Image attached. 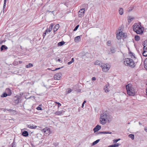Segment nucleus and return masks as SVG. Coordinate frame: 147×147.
Returning <instances> with one entry per match:
<instances>
[{
  "instance_id": "45",
  "label": "nucleus",
  "mask_w": 147,
  "mask_h": 147,
  "mask_svg": "<svg viewBox=\"0 0 147 147\" xmlns=\"http://www.w3.org/2000/svg\"><path fill=\"white\" fill-rule=\"evenodd\" d=\"M41 131L45 133L46 132V127L41 129Z\"/></svg>"
},
{
  "instance_id": "13",
  "label": "nucleus",
  "mask_w": 147,
  "mask_h": 147,
  "mask_svg": "<svg viewBox=\"0 0 147 147\" xmlns=\"http://www.w3.org/2000/svg\"><path fill=\"white\" fill-rule=\"evenodd\" d=\"M7 94H8V96H10L12 94L11 90L10 89L7 88L6 89Z\"/></svg>"
},
{
  "instance_id": "63",
  "label": "nucleus",
  "mask_w": 147,
  "mask_h": 147,
  "mask_svg": "<svg viewBox=\"0 0 147 147\" xmlns=\"http://www.w3.org/2000/svg\"><path fill=\"white\" fill-rule=\"evenodd\" d=\"M84 104H82V108H83L84 106Z\"/></svg>"
},
{
  "instance_id": "48",
  "label": "nucleus",
  "mask_w": 147,
  "mask_h": 147,
  "mask_svg": "<svg viewBox=\"0 0 147 147\" xmlns=\"http://www.w3.org/2000/svg\"><path fill=\"white\" fill-rule=\"evenodd\" d=\"M36 109L38 110H42V108L40 107L39 106H38L37 108Z\"/></svg>"
},
{
  "instance_id": "31",
  "label": "nucleus",
  "mask_w": 147,
  "mask_h": 147,
  "mask_svg": "<svg viewBox=\"0 0 147 147\" xmlns=\"http://www.w3.org/2000/svg\"><path fill=\"white\" fill-rule=\"evenodd\" d=\"M135 40L136 41H138L140 39V37L138 35H136L135 36Z\"/></svg>"
},
{
  "instance_id": "50",
  "label": "nucleus",
  "mask_w": 147,
  "mask_h": 147,
  "mask_svg": "<svg viewBox=\"0 0 147 147\" xmlns=\"http://www.w3.org/2000/svg\"><path fill=\"white\" fill-rule=\"evenodd\" d=\"M46 35V30H45L44 32L43 33V38H44L45 36Z\"/></svg>"
},
{
  "instance_id": "59",
  "label": "nucleus",
  "mask_w": 147,
  "mask_h": 147,
  "mask_svg": "<svg viewBox=\"0 0 147 147\" xmlns=\"http://www.w3.org/2000/svg\"><path fill=\"white\" fill-rule=\"evenodd\" d=\"M3 42V41L1 40H0V45L1 44H2V43Z\"/></svg>"
},
{
  "instance_id": "6",
  "label": "nucleus",
  "mask_w": 147,
  "mask_h": 147,
  "mask_svg": "<svg viewBox=\"0 0 147 147\" xmlns=\"http://www.w3.org/2000/svg\"><path fill=\"white\" fill-rule=\"evenodd\" d=\"M54 103H56L58 105V108H59L60 106H61V104H60L59 102H54V101H52L51 100H49L47 102V103H48V105H49V107L50 106H51V107H52V106L51 105H50L49 104H53Z\"/></svg>"
},
{
  "instance_id": "14",
  "label": "nucleus",
  "mask_w": 147,
  "mask_h": 147,
  "mask_svg": "<svg viewBox=\"0 0 147 147\" xmlns=\"http://www.w3.org/2000/svg\"><path fill=\"white\" fill-rule=\"evenodd\" d=\"M80 39V36H78L74 38V41L76 42H79Z\"/></svg>"
},
{
  "instance_id": "37",
  "label": "nucleus",
  "mask_w": 147,
  "mask_h": 147,
  "mask_svg": "<svg viewBox=\"0 0 147 147\" xmlns=\"http://www.w3.org/2000/svg\"><path fill=\"white\" fill-rule=\"evenodd\" d=\"M134 18H131V17H129L128 19V22H131V21H132L134 19Z\"/></svg>"
},
{
  "instance_id": "3",
  "label": "nucleus",
  "mask_w": 147,
  "mask_h": 147,
  "mask_svg": "<svg viewBox=\"0 0 147 147\" xmlns=\"http://www.w3.org/2000/svg\"><path fill=\"white\" fill-rule=\"evenodd\" d=\"M143 28V27H141L140 25L135 23L133 26V29L136 32L137 34H140L143 32L142 29Z\"/></svg>"
},
{
  "instance_id": "40",
  "label": "nucleus",
  "mask_w": 147,
  "mask_h": 147,
  "mask_svg": "<svg viewBox=\"0 0 147 147\" xmlns=\"http://www.w3.org/2000/svg\"><path fill=\"white\" fill-rule=\"evenodd\" d=\"M129 54H130V56H133L134 57V58H135V55L133 53L130 52H129Z\"/></svg>"
},
{
  "instance_id": "60",
  "label": "nucleus",
  "mask_w": 147,
  "mask_h": 147,
  "mask_svg": "<svg viewBox=\"0 0 147 147\" xmlns=\"http://www.w3.org/2000/svg\"><path fill=\"white\" fill-rule=\"evenodd\" d=\"M86 100H84V101L83 102V104H84L85 103H86Z\"/></svg>"
},
{
  "instance_id": "29",
  "label": "nucleus",
  "mask_w": 147,
  "mask_h": 147,
  "mask_svg": "<svg viewBox=\"0 0 147 147\" xmlns=\"http://www.w3.org/2000/svg\"><path fill=\"white\" fill-rule=\"evenodd\" d=\"M100 139H98L96 140V141H94L92 143V145H94L96 144H97L100 141Z\"/></svg>"
},
{
  "instance_id": "44",
  "label": "nucleus",
  "mask_w": 147,
  "mask_h": 147,
  "mask_svg": "<svg viewBox=\"0 0 147 147\" xmlns=\"http://www.w3.org/2000/svg\"><path fill=\"white\" fill-rule=\"evenodd\" d=\"M144 46L143 48V50H147V47H146V46L143 45Z\"/></svg>"
},
{
  "instance_id": "9",
  "label": "nucleus",
  "mask_w": 147,
  "mask_h": 147,
  "mask_svg": "<svg viewBox=\"0 0 147 147\" xmlns=\"http://www.w3.org/2000/svg\"><path fill=\"white\" fill-rule=\"evenodd\" d=\"M110 69V67H108L107 64H104V66H103L102 68V71L106 72L107 71Z\"/></svg>"
},
{
  "instance_id": "20",
  "label": "nucleus",
  "mask_w": 147,
  "mask_h": 147,
  "mask_svg": "<svg viewBox=\"0 0 147 147\" xmlns=\"http://www.w3.org/2000/svg\"><path fill=\"white\" fill-rule=\"evenodd\" d=\"M61 68V67H59V68H56L54 70H51V69H50L49 68H48L47 69V71L48 70H49V71H51V74H52V72L55 71H56V70H58V69H60Z\"/></svg>"
},
{
  "instance_id": "51",
  "label": "nucleus",
  "mask_w": 147,
  "mask_h": 147,
  "mask_svg": "<svg viewBox=\"0 0 147 147\" xmlns=\"http://www.w3.org/2000/svg\"><path fill=\"white\" fill-rule=\"evenodd\" d=\"M68 91H67V93H70L71 92V89H70V88H69L68 89Z\"/></svg>"
},
{
  "instance_id": "58",
  "label": "nucleus",
  "mask_w": 147,
  "mask_h": 147,
  "mask_svg": "<svg viewBox=\"0 0 147 147\" xmlns=\"http://www.w3.org/2000/svg\"><path fill=\"white\" fill-rule=\"evenodd\" d=\"M53 11H49V10H47V11L46 12H53Z\"/></svg>"
},
{
  "instance_id": "55",
  "label": "nucleus",
  "mask_w": 147,
  "mask_h": 147,
  "mask_svg": "<svg viewBox=\"0 0 147 147\" xmlns=\"http://www.w3.org/2000/svg\"><path fill=\"white\" fill-rule=\"evenodd\" d=\"M146 62V63L147 65V58L144 61V63Z\"/></svg>"
},
{
  "instance_id": "38",
  "label": "nucleus",
  "mask_w": 147,
  "mask_h": 147,
  "mask_svg": "<svg viewBox=\"0 0 147 147\" xmlns=\"http://www.w3.org/2000/svg\"><path fill=\"white\" fill-rule=\"evenodd\" d=\"M6 3V2L4 1V4H3V12H4V9L5 8Z\"/></svg>"
},
{
  "instance_id": "34",
  "label": "nucleus",
  "mask_w": 147,
  "mask_h": 147,
  "mask_svg": "<svg viewBox=\"0 0 147 147\" xmlns=\"http://www.w3.org/2000/svg\"><path fill=\"white\" fill-rule=\"evenodd\" d=\"M101 134H112V132H111L110 131H102V132H101Z\"/></svg>"
},
{
  "instance_id": "54",
  "label": "nucleus",
  "mask_w": 147,
  "mask_h": 147,
  "mask_svg": "<svg viewBox=\"0 0 147 147\" xmlns=\"http://www.w3.org/2000/svg\"><path fill=\"white\" fill-rule=\"evenodd\" d=\"M72 62L71 61H70L68 62L67 63V64L68 65H69L70 64H71V63H72Z\"/></svg>"
},
{
  "instance_id": "5",
  "label": "nucleus",
  "mask_w": 147,
  "mask_h": 147,
  "mask_svg": "<svg viewBox=\"0 0 147 147\" xmlns=\"http://www.w3.org/2000/svg\"><path fill=\"white\" fill-rule=\"evenodd\" d=\"M84 8H82L80 9L78 12V16L79 17H82L84 16L85 12V11Z\"/></svg>"
},
{
  "instance_id": "28",
  "label": "nucleus",
  "mask_w": 147,
  "mask_h": 147,
  "mask_svg": "<svg viewBox=\"0 0 147 147\" xmlns=\"http://www.w3.org/2000/svg\"><path fill=\"white\" fill-rule=\"evenodd\" d=\"M33 66V65L32 63H29L28 64L26 65V67L27 68L31 67Z\"/></svg>"
},
{
  "instance_id": "25",
  "label": "nucleus",
  "mask_w": 147,
  "mask_h": 147,
  "mask_svg": "<svg viewBox=\"0 0 147 147\" xmlns=\"http://www.w3.org/2000/svg\"><path fill=\"white\" fill-rule=\"evenodd\" d=\"M65 42L64 41H62L59 42L58 43V46H61L65 44Z\"/></svg>"
},
{
  "instance_id": "27",
  "label": "nucleus",
  "mask_w": 147,
  "mask_h": 147,
  "mask_svg": "<svg viewBox=\"0 0 147 147\" xmlns=\"http://www.w3.org/2000/svg\"><path fill=\"white\" fill-rule=\"evenodd\" d=\"M143 55L145 57L147 56V50H143L142 52Z\"/></svg>"
},
{
  "instance_id": "57",
  "label": "nucleus",
  "mask_w": 147,
  "mask_h": 147,
  "mask_svg": "<svg viewBox=\"0 0 147 147\" xmlns=\"http://www.w3.org/2000/svg\"><path fill=\"white\" fill-rule=\"evenodd\" d=\"M104 90H105V92H108L109 91L107 89L106 90H105V88H104Z\"/></svg>"
},
{
  "instance_id": "36",
  "label": "nucleus",
  "mask_w": 147,
  "mask_h": 147,
  "mask_svg": "<svg viewBox=\"0 0 147 147\" xmlns=\"http://www.w3.org/2000/svg\"><path fill=\"white\" fill-rule=\"evenodd\" d=\"M7 110L8 111L14 112V113H13V114H15L16 112V111L13 110V109H7Z\"/></svg>"
},
{
  "instance_id": "19",
  "label": "nucleus",
  "mask_w": 147,
  "mask_h": 147,
  "mask_svg": "<svg viewBox=\"0 0 147 147\" xmlns=\"http://www.w3.org/2000/svg\"><path fill=\"white\" fill-rule=\"evenodd\" d=\"M130 64L129 67L133 68L135 66V63L134 62V61H133V60L132 59V61H131V62H130Z\"/></svg>"
},
{
  "instance_id": "15",
  "label": "nucleus",
  "mask_w": 147,
  "mask_h": 147,
  "mask_svg": "<svg viewBox=\"0 0 147 147\" xmlns=\"http://www.w3.org/2000/svg\"><path fill=\"white\" fill-rule=\"evenodd\" d=\"M22 134L23 136L27 137L28 136V133L27 131H24L22 132Z\"/></svg>"
},
{
  "instance_id": "1",
  "label": "nucleus",
  "mask_w": 147,
  "mask_h": 147,
  "mask_svg": "<svg viewBox=\"0 0 147 147\" xmlns=\"http://www.w3.org/2000/svg\"><path fill=\"white\" fill-rule=\"evenodd\" d=\"M113 117L111 115H109L107 111H105L103 113L100 115V123L103 125L106 123V120H108V122L111 121Z\"/></svg>"
},
{
  "instance_id": "56",
  "label": "nucleus",
  "mask_w": 147,
  "mask_h": 147,
  "mask_svg": "<svg viewBox=\"0 0 147 147\" xmlns=\"http://www.w3.org/2000/svg\"><path fill=\"white\" fill-rule=\"evenodd\" d=\"M74 58H72L71 59V61L72 62V63H73V62H74Z\"/></svg>"
},
{
  "instance_id": "32",
  "label": "nucleus",
  "mask_w": 147,
  "mask_h": 147,
  "mask_svg": "<svg viewBox=\"0 0 147 147\" xmlns=\"http://www.w3.org/2000/svg\"><path fill=\"white\" fill-rule=\"evenodd\" d=\"M101 62L100 61L97 60L94 63V65H98L100 63H101Z\"/></svg>"
},
{
  "instance_id": "33",
  "label": "nucleus",
  "mask_w": 147,
  "mask_h": 147,
  "mask_svg": "<svg viewBox=\"0 0 147 147\" xmlns=\"http://www.w3.org/2000/svg\"><path fill=\"white\" fill-rule=\"evenodd\" d=\"M28 127L30 128V129H35L36 127V126H31V125H28Z\"/></svg>"
},
{
  "instance_id": "39",
  "label": "nucleus",
  "mask_w": 147,
  "mask_h": 147,
  "mask_svg": "<svg viewBox=\"0 0 147 147\" xmlns=\"http://www.w3.org/2000/svg\"><path fill=\"white\" fill-rule=\"evenodd\" d=\"M120 140V138H118V139H115V140H113V141L114 142V143H117V142H118L119 141V140Z\"/></svg>"
},
{
  "instance_id": "10",
  "label": "nucleus",
  "mask_w": 147,
  "mask_h": 147,
  "mask_svg": "<svg viewBox=\"0 0 147 147\" xmlns=\"http://www.w3.org/2000/svg\"><path fill=\"white\" fill-rule=\"evenodd\" d=\"M101 127L100 125H97L93 129V131L94 133H95L98 131V130L101 129Z\"/></svg>"
},
{
  "instance_id": "49",
  "label": "nucleus",
  "mask_w": 147,
  "mask_h": 147,
  "mask_svg": "<svg viewBox=\"0 0 147 147\" xmlns=\"http://www.w3.org/2000/svg\"><path fill=\"white\" fill-rule=\"evenodd\" d=\"M143 45H145L146 46L147 45V40H146L144 41Z\"/></svg>"
},
{
  "instance_id": "16",
  "label": "nucleus",
  "mask_w": 147,
  "mask_h": 147,
  "mask_svg": "<svg viewBox=\"0 0 147 147\" xmlns=\"http://www.w3.org/2000/svg\"><path fill=\"white\" fill-rule=\"evenodd\" d=\"M59 27V24H57L53 28V32L54 33L57 30Z\"/></svg>"
},
{
  "instance_id": "64",
  "label": "nucleus",
  "mask_w": 147,
  "mask_h": 147,
  "mask_svg": "<svg viewBox=\"0 0 147 147\" xmlns=\"http://www.w3.org/2000/svg\"><path fill=\"white\" fill-rule=\"evenodd\" d=\"M116 36H117V38L119 39V38H118V36H117V35Z\"/></svg>"
},
{
  "instance_id": "8",
  "label": "nucleus",
  "mask_w": 147,
  "mask_h": 147,
  "mask_svg": "<svg viewBox=\"0 0 147 147\" xmlns=\"http://www.w3.org/2000/svg\"><path fill=\"white\" fill-rule=\"evenodd\" d=\"M116 51L115 49L113 47H111L110 49L109 50H108L107 53L108 54L110 55L112 53H114Z\"/></svg>"
},
{
  "instance_id": "24",
  "label": "nucleus",
  "mask_w": 147,
  "mask_h": 147,
  "mask_svg": "<svg viewBox=\"0 0 147 147\" xmlns=\"http://www.w3.org/2000/svg\"><path fill=\"white\" fill-rule=\"evenodd\" d=\"M15 138H14L13 143L11 144V147H16V143L15 141Z\"/></svg>"
},
{
  "instance_id": "46",
  "label": "nucleus",
  "mask_w": 147,
  "mask_h": 147,
  "mask_svg": "<svg viewBox=\"0 0 147 147\" xmlns=\"http://www.w3.org/2000/svg\"><path fill=\"white\" fill-rule=\"evenodd\" d=\"M104 63H100L98 65L102 68L103 66H104Z\"/></svg>"
},
{
  "instance_id": "62",
  "label": "nucleus",
  "mask_w": 147,
  "mask_h": 147,
  "mask_svg": "<svg viewBox=\"0 0 147 147\" xmlns=\"http://www.w3.org/2000/svg\"><path fill=\"white\" fill-rule=\"evenodd\" d=\"M146 95L147 96V87L146 88Z\"/></svg>"
},
{
  "instance_id": "18",
  "label": "nucleus",
  "mask_w": 147,
  "mask_h": 147,
  "mask_svg": "<svg viewBox=\"0 0 147 147\" xmlns=\"http://www.w3.org/2000/svg\"><path fill=\"white\" fill-rule=\"evenodd\" d=\"M64 112L63 110L61 111H58L55 113V114L57 115H61Z\"/></svg>"
},
{
  "instance_id": "42",
  "label": "nucleus",
  "mask_w": 147,
  "mask_h": 147,
  "mask_svg": "<svg viewBox=\"0 0 147 147\" xmlns=\"http://www.w3.org/2000/svg\"><path fill=\"white\" fill-rule=\"evenodd\" d=\"M131 61H132V59H131V60L129 61V63H126V65L129 66L130 65V62H131Z\"/></svg>"
},
{
  "instance_id": "21",
  "label": "nucleus",
  "mask_w": 147,
  "mask_h": 147,
  "mask_svg": "<svg viewBox=\"0 0 147 147\" xmlns=\"http://www.w3.org/2000/svg\"><path fill=\"white\" fill-rule=\"evenodd\" d=\"M131 59L129 58H126L125 59V61H124V63L125 65H126V63H129V61L131 60Z\"/></svg>"
},
{
  "instance_id": "23",
  "label": "nucleus",
  "mask_w": 147,
  "mask_h": 147,
  "mask_svg": "<svg viewBox=\"0 0 147 147\" xmlns=\"http://www.w3.org/2000/svg\"><path fill=\"white\" fill-rule=\"evenodd\" d=\"M119 14L120 15H122L123 13V9L122 8H120L119 10Z\"/></svg>"
},
{
  "instance_id": "11",
  "label": "nucleus",
  "mask_w": 147,
  "mask_h": 147,
  "mask_svg": "<svg viewBox=\"0 0 147 147\" xmlns=\"http://www.w3.org/2000/svg\"><path fill=\"white\" fill-rule=\"evenodd\" d=\"M120 37L125 38L126 36V34L125 33H123L122 32H119V33Z\"/></svg>"
},
{
  "instance_id": "41",
  "label": "nucleus",
  "mask_w": 147,
  "mask_h": 147,
  "mask_svg": "<svg viewBox=\"0 0 147 147\" xmlns=\"http://www.w3.org/2000/svg\"><path fill=\"white\" fill-rule=\"evenodd\" d=\"M79 27V25H78L77 26H76V27H75L73 31H76L78 29V28Z\"/></svg>"
},
{
  "instance_id": "43",
  "label": "nucleus",
  "mask_w": 147,
  "mask_h": 147,
  "mask_svg": "<svg viewBox=\"0 0 147 147\" xmlns=\"http://www.w3.org/2000/svg\"><path fill=\"white\" fill-rule=\"evenodd\" d=\"M53 145H54L55 147H56L58 146L59 145V143L58 142H55L54 143Z\"/></svg>"
},
{
  "instance_id": "61",
  "label": "nucleus",
  "mask_w": 147,
  "mask_h": 147,
  "mask_svg": "<svg viewBox=\"0 0 147 147\" xmlns=\"http://www.w3.org/2000/svg\"><path fill=\"white\" fill-rule=\"evenodd\" d=\"M144 130L145 131L147 132V127L146 128H145Z\"/></svg>"
},
{
  "instance_id": "17",
  "label": "nucleus",
  "mask_w": 147,
  "mask_h": 147,
  "mask_svg": "<svg viewBox=\"0 0 147 147\" xmlns=\"http://www.w3.org/2000/svg\"><path fill=\"white\" fill-rule=\"evenodd\" d=\"M54 26V24H51V25L50 26L49 28V30L48 31V29L47 28V32L48 33L49 32H50L51 30L52 29V28Z\"/></svg>"
},
{
  "instance_id": "52",
  "label": "nucleus",
  "mask_w": 147,
  "mask_h": 147,
  "mask_svg": "<svg viewBox=\"0 0 147 147\" xmlns=\"http://www.w3.org/2000/svg\"><path fill=\"white\" fill-rule=\"evenodd\" d=\"M100 133H101V132H98L96 133L95 134L96 135H97L100 134H101Z\"/></svg>"
},
{
  "instance_id": "26",
  "label": "nucleus",
  "mask_w": 147,
  "mask_h": 147,
  "mask_svg": "<svg viewBox=\"0 0 147 147\" xmlns=\"http://www.w3.org/2000/svg\"><path fill=\"white\" fill-rule=\"evenodd\" d=\"M8 96V94L6 92H3V94L1 95V97H5Z\"/></svg>"
},
{
  "instance_id": "22",
  "label": "nucleus",
  "mask_w": 147,
  "mask_h": 147,
  "mask_svg": "<svg viewBox=\"0 0 147 147\" xmlns=\"http://www.w3.org/2000/svg\"><path fill=\"white\" fill-rule=\"evenodd\" d=\"M120 145L118 143H116L114 144L109 146L108 147H118Z\"/></svg>"
},
{
  "instance_id": "7",
  "label": "nucleus",
  "mask_w": 147,
  "mask_h": 147,
  "mask_svg": "<svg viewBox=\"0 0 147 147\" xmlns=\"http://www.w3.org/2000/svg\"><path fill=\"white\" fill-rule=\"evenodd\" d=\"M62 76V74L61 73H59L56 74L54 76V79L55 80H59L60 79Z\"/></svg>"
},
{
  "instance_id": "30",
  "label": "nucleus",
  "mask_w": 147,
  "mask_h": 147,
  "mask_svg": "<svg viewBox=\"0 0 147 147\" xmlns=\"http://www.w3.org/2000/svg\"><path fill=\"white\" fill-rule=\"evenodd\" d=\"M48 133H49L48 135H49L51 133V132L50 128H47V134H48Z\"/></svg>"
},
{
  "instance_id": "53",
  "label": "nucleus",
  "mask_w": 147,
  "mask_h": 147,
  "mask_svg": "<svg viewBox=\"0 0 147 147\" xmlns=\"http://www.w3.org/2000/svg\"><path fill=\"white\" fill-rule=\"evenodd\" d=\"M96 79V78L95 77H93L92 79V80L93 81H95Z\"/></svg>"
},
{
  "instance_id": "47",
  "label": "nucleus",
  "mask_w": 147,
  "mask_h": 147,
  "mask_svg": "<svg viewBox=\"0 0 147 147\" xmlns=\"http://www.w3.org/2000/svg\"><path fill=\"white\" fill-rule=\"evenodd\" d=\"M111 44V42L110 40H108L107 42V45L109 46Z\"/></svg>"
},
{
  "instance_id": "4",
  "label": "nucleus",
  "mask_w": 147,
  "mask_h": 147,
  "mask_svg": "<svg viewBox=\"0 0 147 147\" xmlns=\"http://www.w3.org/2000/svg\"><path fill=\"white\" fill-rule=\"evenodd\" d=\"M21 98L20 96L17 95L14 96L13 98V105H18L20 102V100Z\"/></svg>"
},
{
  "instance_id": "12",
  "label": "nucleus",
  "mask_w": 147,
  "mask_h": 147,
  "mask_svg": "<svg viewBox=\"0 0 147 147\" xmlns=\"http://www.w3.org/2000/svg\"><path fill=\"white\" fill-rule=\"evenodd\" d=\"M8 49V47L5 45H2L0 48L1 51H2L4 50H6Z\"/></svg>"
},
{
  "instance_id": "35",
  "label": "nucleus",
  "mask_w": 147,
  "mask_h": 147,
  "mask_svg": "<svg viewBox=\"0 0 147 147\" xmlns=\"http://www.w3.org/2000/svg\"><path fill=\"white\" fill-rule=\"evenodd\" d=\"M129 137L131 138L132 140H133L134 139V135L133 134H130L129 135Z\"/></svg>"
},
{
  "instance_id": "2",
  "label": "nucleus",
  "mask_w": 147,
  "mask_h": 147,
  "mask_svg": "<svg viewBox=\"0 0 147 147\" xmlns=\"http://www.w3.org/2000/svg\"><path fill=\"white\" fill-rule=\"evenodd\" d=\"M127 93L129 96H134L135 94L134 88L131 84H129L126 85Z\"/></svg>"
}]
</instances>
